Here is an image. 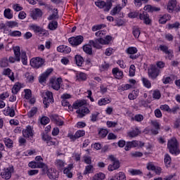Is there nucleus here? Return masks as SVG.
<instances>
[{
	"label": "nucleus",
	"instance_id": "obj_1",
	"mask_svg": "<svg viewBox=\"0 0 180 180\" xmlns=\"http://www.w3.org/2000/svg\"><path fill=\"white\" fill-rule=\"evenodd\" d=\"M84 105H85V103L83 101H76L73 103L72 107V110L73 109H78L76 111V113H77V117H79L80 119H82L84 116H86V115H88L89 113V109L86 107H83Z\"/></svg>",
	"mask_w": 180,
	"mask_h": 180
},
{
	"label": "nucleus",
	"instance_id": "obj_2",
	"mask_svg": "<svg viewBox=\"0 0 180 180\" xmlns=\"http://www.w3.org/2000/svg\"><path fill=\"white\" fill-rule=\"evenodd\" d=\"M167 148L170 154H174L175 155L179 154V143H178L176 138L173 137L167 141Z\"/></svg>",
	"mask_w": 180,
	"mask_h": 180
},
{
	"label": "nucleus",
	"instance_id": "obj_3",
	"mask_svg": "<svg viewBox=\"0 0 180 180\" xmlns=\"http://www.w3.org/2000/svg\"><path fill=\"white\" fill-rule=\"evenodd\" d=\"M41 139L43 141H46L48 147H57L58 146V140L55 138H52L47 134H41Z\"/></svg>",
	"mask_w": 180,
	"mask_h": 180
},
{
	"label": "nucleus",
	"instance_id": "obj_4",
	"mask_svg": "<svg viewBox=\"0 0 180 180\" xmlns=\"http://www.w3.org/2000/svg\"><path fill=\"white\" fill-rule=\"evenodd\" d=\"M167 11L169 13H172V12H179L180 6L178 4L176 0H169L167 6Z\"/></svg>",
	"mask_w": 180,
	"mask_h": 180
},
{
	"label": "nucleus",
	"instance_id": "obj_5",
	"mask_svg": "<svg viewBox=\"0 0 180 180\" xmlns=\"http://www.w3.org/2000/svg\"><path fill=\"white\" fill-rule=\"evenodd\" d=\"M43 103L45 105L46 108H49L50 106V103H53L54 102V98L53 97V93L51 91H46L42 94Z\"/></svg>",
	"mask_w": 180,
	"mask_h": 180
},
{
	"label": "nucleus",
	"instance_id": "obj_6",
	"mask_svg": "<svg viewBox=\"0 0 180 180\" xmlns=\"http://www.w3.org/2000/svg\"><path fill=\"white\" fill-rule=\"evenodd\" d=\"M30 29L38 36H49V31L37 25H31Z\"/></svg>",
	"mask_w": 180,
	"mask_h": 180
},
{
	"label": "nucleus",
	"instance_id": "obj_7",
	"mask_svg": "<svg viewBox=\"0 0 180 180\" xmlns=\"http://www.w3.org/2000/svg\"><path fill=\"white\" fill-rule=\"evenodd\" d=\"M95 5L96 6H98V8H100L101 9L103 8L104 12H109V11H110L112 6V0H108L107 2H105L103 1H96Z\"/></svg>",
	"mask_w": 180,
	"mask_h": 180
},
{
	"label": "nucleus",
	"instance_id": "obj_8",
	"mask_svg": "<svg viewBox=\"0 0 180 180\" xmlns=\"http://www.w3.org/2000/svg\"><path fill=\"white\" fill-rule=\"evenodd\" d=\"M46 60L40 57L33 58L30 60V65L33 68H40L44 65Z\"/></svg>",
	"mask_w": 180,
	"mask_h": 180
},
{
	"label": "nucleus",
	"instance_id": "obj_9",
	"mask_svg": "<svg viewBox=\"0 0 180 180\" xmlns=\"http://www.w3.org/2000/svg\"><path fill=\"white\" fill-rule=\"evenodd\" d=\"M137 51L139 50L134 46H129L125 50V53L129 56L131 60H137L140 57V54H137Z\"/></svg>",
	"mask_w": 180,
	"mask_h": 180
},
{
	"label": "nucleus",
	"instance_id": "obj_10",
	"mask_svg": "<svg viewBox=\"0 0 180 180\" xmlns=\"http://www.w3.org/2000/svg\"><path fill=\"white\" fill-rule=\"evenodd\" d=\"M22 136L25 139L28 140H33V136H34V131L33 127L28 125L25 129L22 130Z\"/></svg>",
	"mask_w": 180,
	"mask_h": 180
},
{
	"label": "nucleus",
	"instance_id": "obj_11",
	"mask_svg": "<svg viewBox=\"0 0 180 180\" xmlns=\"http://www.w3.org/2000/svg\"><path fill=\"white\" fill-rule=\"evenodd\" d=\"M68 41L71 46L73 47H77V46H79V44H82V41H84V37L82 35L72 37L68 39Z\"/></svg>",
	"mask_w": 180,
	"mask_h": 180
},
{
	"label": "nucleus",
	"instance_id": "obj_12",
	"mask_svg": "<svg viewBox=\"0 0 180 180\" xmlns=\"http://www.w3.org/2000/svg\"><path fill=\"white\" fill-rule=\"evenodd\" d=\"M148 75L151 79H156L158 75H160V69L155 65H151L150 68L148 70Z\"/></svg>",
	"mask_w": 180,
	"mask_h": 180
},
{
	"label": "nucleus",
	"instance_id": "obj_13",
	"mask_svg": "<svg viewBox=\"0 0 180 180\" xmlns=\"http://www.w3.org/2000/svg\"><path fill=\"white\" fill-rule=\"evenodd\" d=\"M13 51H14L15 57L10 56L8 58V61L9 63H13L15 61H18L19 63V61H20V47L19 46L14 47Z\"/></svg>",
	"mask_w": 180,
	"mask_h": 180
},
{
	"label": "nucleus",
	"instance_id": "obj_14",
	"mask_svg": "<svg viewBox=\"0 0 180 180\" xmlns=\"http://www.w3.org/2000/svg\"><path fill=\"white\" fill-rule=\"evenodd\" d=\"M109 159L112 161V165H109L108 171H115L120 167V163L119 160L115 158L113 155H110Z\"/></svg>",
	"mask_w": 180,
	"mask_h": 180
},
{
	"label": "nucleus",
	"instance_id": "obj_15",
	"mask_svg": "<svg viewBox=\"0 0 180 180\" xmlns=\"http://www.w3.org/2000/svg\"><path fill=\"white\" fill-rule=\"evenodd\" d=\"M139 19L143 20V23L145 25H148V26H150L152 23L151 18H150V15H148L146 11H143L139 14Z\"/></svg>",
	"mask_w": 180,
	"mask_h": 180
},
{
	"label": "nucleus",
	"instance_id": "obj_16",
	"mask_svg": "<svg viewBox=\"0 0 180 180\" xmlns=\"http://www.w3.org/2000/svg\"><path fill=\"white\" fill-rule=\"evenodd\" d=\"M12 172H13V167H8L5 169L1 174V178L6 180L11 179L12 176Z\"/></svg>",
	"mask_w": 180,
	"mask_h": 180
},
{
	"label": "nucleus",
	"instance_id": "obj_17",
	"mask_svg": "<svg viewBox=\"0 0 180 180\" xmlns=\"http://www.w3.org/2000/svg\"><path fill=\"white\" fill-rule=\"evenodd\" d=\"M63 83V79L58 78V79H52L51 80V87L53 89H55V91H58L60 88V85Z\"/></svg>",
	"mask_w": 180,
	"mask_h": 180
},
{
	"label": "nucleus",
	"instance_id": "obj_18",
	"mask_svg": "<svg viewBox=\"0 0 180 180\" xmlns=\"http://www.w3.org/2000/svg\"><path fill=\"white\" fill-rule=\"evenodd\" d=\"M48 176L49 179H58V172L56 169L50 168L49 169Z\"/></svg>",
	"mask_w": 180,
	"mask_h": 180
},
{
	"label": "nucleus",
	"instance_id": "obj_19",
	"mask_svg": "<svg viewBox=\"0 0 180 180\" xmlns=\"http://www.w3.org/2000/svg\"><path fill=\"white\" fill-rule=\"evenodd\" d=\"M53 72V69H47L45 72H44L39 77V82L40 84H43V82H46V79L49 78L50 74Z\"/></svg>",
	"mask_w": 180,
	"mask_h": 180
},
{
	"label": "nucleus",
	"instance_id": "obj_20",
	"mask_svg": "<svg viewBox=\"0 0 180 180\" xmlns=\"http://www.w3.org/2000/svg\"><path fill=\"white\" fill-rule=\"evenodd\" d=\"M57 51L63 54H69V53H71V48L66 45H60L57 47Z\"/></svg>",
	"mask_w": 180,
	"mask_h": 180
},
{
	"label": "nucleus",
	"instance_id": "obj_21",
	"mask_svg": "<svg viewBox=\"0 0 180 180\" xmlns=\"http://www.w3.org/2000/svg\"><path fill=\"white\" fill-rule=\"evenodd\" d=\"M139 147V141H128L124 147L125 151H130L131 148Z\"/></svg>",
	"mask_w": 180,
	"mask_h": 180
},
{
	"label": "nucleus",
	"instance_id": "obj_22",
	"mask_svg": "<svg viewBox=\"0 0 180 180\" xmlns=\"http://www.w3.org/2000/svg\"><path fill=\"white\" fill-rule=\"evenodd\" d=\"M151 124L154 128H152L150 131L153 134L157 135L158 134V131L160 129V122L158 121H151Z\"/></svg>",
	"mask_w": 180,
	"mask_h": 180
},
{
	"label": "nucleus",
	"instance_id": "obj_23",
	"mask_svg": "<svg viewBox=\"0 0 180 180\" xmlns=\"http://www.w3.org/2000/svg\"><path fill=\"white\" fill-rule=\"evenodd\" d=\"M101 40H102V38L96 39V40H90L89 44L93 46L94 49H102V46L101 44H104L102 42H101Z\"/></svg>",
	"mask_w": 180,
	"mask_h": 180
},
{
	"label": "nucleus",
	"instance_id": "obj_24",
	"mask_svg": "<svg viewBox=\"0 0 180 180\" xmlns=\"http://www.w3.org/2000/svg\"><path fill=\"white\" fill-rule=\"evenodd\" d=\"M112 72L117 79H122L123 78V72L118 68H113Z\"/></svg>",
	"mask_w": 180,
	"mask_h": 180
},
{
	"label": "nucleus",
	"instance_id": "obj_25",
	"mask_svg": "<svg viewBox=\"0 0 180 180\" xmlns=\"http://www.w3.org/2000/svg\"><path fill=\"white\" fill-rule=\"evenodd\" d=\"M2 75L8 77L9 79H11L12 82L15 81V76L13 75V72H12V70H11L10 68L4 69Z\"/></svg>",
	"mask_w": 180,
	"mask_h": 180
},
{
	"label": "nucleus",
	"instance_id": "obj_26",
	"mask_svg": "<svg viewBox=\"0 0 180 180\" xmlns=\"http://www.w3.org/2000/svg\"><path fill=\"white\" fill-rule=\"evenodd\" d=\"M42 15L43 13L39 8H35L31 13V17L32 18V19H34V20H36L38 18H41Z\"/></svg>",
	"mask_w": 180,
	"mask_h": 180
},
{
	"label": "nucleus",
	"instance_id": "obj_27",
	"mask_svg": "<svg viewBox=\"0 0 180 180\" xmlns=\"http://www.w3.org/2000/svg\"><path fill=\"white\" fill-rule=\"evenodd\" d=\"M72 168H74V165L72 164H70L63 169V174H65L68 178H72V172H71V169H72Z\"/></svg>",
	"mask_w": 180,
	"mask_h": 180
},
{
	"label": "nucleus",
	"instance_id": "obj_28",
	"mask_svg": "<svg viewBox=\"0 0 180 180\" xmlns=\"http://www.w3.org/2000/svg\"><path fill=\"white\" fill-rule=\"evenodd\" d=\"M88 78V76L86 74L79 72L76 73V81H78L79 82H81L82 81H85Z\"/></svg>",
	"mask_w": 180,
	"mask_h": 180
},
{
	"label": "nucleus",
	"instance_id": "obj_29",
	"mask_svg": "<svg viewBox=\"0 0 180 180\" xmlns=\"http://www.w3.org/2000/svg\"><path fill=\"white\" fill-rule=\"evenodd\" d=\"M55 165L59 169L60 171H63L64 169V167L67 165V163L64 162L63 160H61L60 159H58L55 161Z\"/></svg>",
	"mask_w": 180,
	"mask_h": 180
},
{
	"label": "nucleus",
	"instance_id": "obj_30",
	"mask_svg": "<svg viewBox=\"0 0 180 180\" xmlns=\"http://www.w3.org/2000/svg\"><path fill=\"white\" fill-rule=\"evenodd\" d=\"M58 28V22L56 20H53L49 22L48 25V29L49 30L54 31V30H57Z\"/></svg>",
	"mask_w": 180,
	"mask_h": 180
},
{
	"label": "nucleus",
	"instance_id": "obj_31",
	"mask_svg": "<svg viewBox=\"0 0 180 180\" xmlns=\"http://www.w3.org/2000/svg\"><path fill=\"white\" fill-rule=\"evenodd\" d=\"M112 102V99L110 98H102L98 101V106H105V105H108V103H110Z\"/></svg>",
	"mask_w": 180,
	"mask_h": 180
},
{
	"label": "nucleus",
	"instance_id": "obj_32",
	"mask_svg": "<svg viewBox=\"0 0 180 180\" xmlns=\"http://www.w3.org/2000/svg\"><path fill=\"white\" fill-rule=\"evenodd\" d=\"M83 51L86 53V54H89V56H92V45H91L89 42V44L84 45L82 47Z\"/></svg>",
	"mask_w": 180,
	"mask_h": 180
},
{
	"label": "nucleus",
	"instance_id": "obj_33",
	"mask_svg": "<svg viewBox=\"0 0 180 180\" xmlns=\"http://www.w3.org/2000/svg\"><path fill=\"white\" fill-rule=\"evenodd\" d=\"M170 19L171 15L169 14H165L159 19V23H160V25H165Z\"/></svg>",
	"mask_w": 180,
	"mask_h": 180
},
{
	"label": "nucleus",
	"instance_id": "obj_34",
	"mask_svg": "<svg viewBox=\"0 0 180 180\" xmlns=\"http://www.w3.org/2000/svg\"><path fill=\"white\" fill-rule=\"evenodd\" d=\"M140 133H141L140 129H139V128H135L134 129H132L131 131L128 132V136L129 137L133 139L134 137H137Z\"/></svg>",
	"mask_w": 180,
	"mask_h": 180
},
{
	"label": "nucleus",
	"instance_id": "obj_35",
	"mask_svg": "<svg viewBox=\"0 0 180 180\" xmlns=\"http://www.w3.org/2000/svg\"><path fill=\"white\" fill-rule=\"evenodd\" d=\"M4 113L6 116H10V117H13L15 116V109L7 107V108L4 110Z\"/></svg>",
	"mask_w": 180,
	"mask_h": 180
},
{
	"label": "nucleus",
	"instance_id": "obj_36",
	"mask_svg": "<svg viewBox=\"0 0 180 180\" xmlns=\"http://www.w3.org/2000/svg\"><path fill=\"white\" fill-rule=\"evenodd\" d=\"M144 11H147L148 12H158L161 9L158 7H154L151 5H147L143 8Z\"/></svg>",
	"mask_w": 180,
	"mask_h": 180
},
{
	"label": "nucleus",
	"instance_id": "obj_37",
	"mask_svg": "<svg viewBox=\"0 0 180 180\" xmlns=\"http://www.w3.org/2000/svg\"><path fill=\"white\" fill-rule=\"evenodd\" d=\"M4 18L6 19H12L13 18V13L11 8H6L4 12Z\"/></svg>",
	"mask_w": 180,
	"mask_h": 180
},
{
	"label": "nucleus",
	"instance_id": "obj_38",
	"mask_svg": "<svg viewBox=\"0 0 180 180\" xmlns=\"http://www.w3.org/2000/svg\"><path fill=\"white\" fill-rule=\"evenodd\" d=\"M38 168H41L42 171V174L46 175V174H49V167H47V165L40 162L39 166H38Z\"/></svg>",
	"mask_w": 180,
	"mask_h": 180
},
{
	"label": "nucleus",
	"instance_id": "obj_39",
	"mask_svg": "<svg viewBox=\"0 0 180 180\" xmlns=\"http://www.w3.org/2000/svg\"><path fill=\"white\" fill-rule=\"evenodd\" d=\"M122 9V6H120V5H117L112 9V11H110V15H112V16H115L117 15V13H120Z\"/></svg>",
	"mask_w": 180,
	"mask_h": 180
},
{
	"label": "nucleus",
	"instance_id": "obj_40",
	"mask_svg": "<svg viewBox=\"0 0 180 180\" xmlns=\"http://www.w3.org/2000/svg\"><path fill=\"white\" fill-rule=\"evenodd\" d=\"M75 60L78 67H82V64H84V58L81 56L76 55L75 57Z\"/></svg>",
	"mask_w": 180,
	"mask_h": 180
},
{
	"label": "nucleus",
	"instance_id": "obj_41",
	"mask_svg": "<svg viewBox=\"0 0 180 180\" xmlns=\"http://www.w3.org/2000/svg\"><path fill=\"white\" fill-rule=\"evenodd\" d=\"M139 90H133L131 93L128 95V98L130 101H134L139 96Z\"/></svg>",
	"mask_w": 180,
	"mask_h": 180
},
{
	"label": "nucleus",
	"instance_id": "obj_42",
	"mask_svg": "<svg viewBox=\"0 0 180 180\" xmlns=\"http://www.w3.org/2000/svg\"><path fill=\"white\" fill-rule=\"evenodd\" d=\"M105 178H106L105 174L102 172H98L94 175V176L92 177V180H103L105 179Z\"/></svg>",
	"mask_w": 180,
	"mask_h": 180
},
{
	"label": "nucleus",
	"instance_id": "obj_43",
	"mask_svg": "<svg viewBox=\"0 0 180 180\" xmlns=\"http://www.w3.org/2000/svg\"><path fill=\"white\" fill-rule=\"evenodd\" d=\"M20 88H22V86L19 83H16L12 88L11 92L13 95L18 94V92L20 91Z\"/></svg>",
	"mask_w": 180,
	"mask_h": 180
},
{
	"label": "nucleus",
	"instance_id": "obj_44",
	"mask_svg": "<svg viewBox=\"0 0 180 180\" xmlns=\"http://www.w3.org/2000/svg\"><path fill=\"white\" fill-rule=\"evenodd\" d=\"M20 58L23 65H27V56H26V52H21L20 55Z\"/></svg>",
	"mask_w": 180,
	"mask_h": 180
},
{
	"label": "nucleus",
	"instance_id": "obj_45",
	"mask_svg": "<svg viewBox=\"0 0 180 180\" xmlns=\"http://www.w3.org/2000/svg\"><path fill=\"white\" fill-rule=\"evenodd\" d=\"M4 144L8 148H12L13 147V141L9 138H5L4 139Z\"/></svg>",
	"mask_w": 180,
	"mask_h": 180
},
{
	"label": "nucleus",
	"instance_id": "obj_46",
	"mask_svg": "<svg viewBox=\"0 0 180 180\" xmlns=\"http://www.w3.org/2000/svg\"><path fill=\"white\" fill-rule=\"evenodd\" d=\"M140 33V28L139 27H134L132 28V34H134L135 39H139Z\"/></svg>",
	"mask_w": 180,
	"mask_h": 180
},
{
	"label": "nucleus",
	"instance_id": "obj_47",
	"mask_svg": "<svg viewBox=\"0 0 180 180\" xmlns=\"http://www.w3.org/2000/svg\"><path fill=\"white\" fill-rule=\"evenodd\" d=\"M135 122H138L139 123L143 122L144 120V116L141 114H136L131 118Z\"/></svg>",
	"mask_w": 180,
	"mask_h": 180
},
{
	"label": "nucleus",
	"instance_id": "obj_48",
	"mask_svg": "<svg viewBox=\"0 0 180 180\" xmlns=\"http://www.w3.org/2000/svg\"><path fill=\"white\" fill-rule=\"evenodd\" d=\"M99 115H101L99 112H94V113H92L91 115L90 116L91 122H98Z\"/></svg>",
	"mask_w": 180,
	"mask_h": 180
},
{
	"label": "nucleus",
	"instance_id": "obj_49",
	"mask_svg": "<svg viewBox=\"0 0 180 180\" xmlns=\"http://www.w3.org/2000/svg\"><path fill=\"white\" fill-rule=\"evenodd\" d=\"M141 81L143 82V86L146 88H148V89L151 88V82H150V80H148V79H147L146 77H142Z\"/></svg>",
	"mask_w": 180,
	"mask_h": 180
},
{
	"label": "nucleus",
	"instance_id": "obj_50",
	"mask_svg": "<svg viewBox=\"0 0 180 180\" xmlns=\"http://www.w3.org/2000/svg\"><path fill=\"white\" fill-rule=\"evenodd\" d=\"M9 65L8 58H3L0 60V67L1 68H5L6 67H8Z\"/></svg>",
	"mask_w": 180,
	"mask_h": 180
},
{
	"label": "nucleus",
	"instance_id": "obj_51",
	"mask_svg": "<svg viewBox=\"0 0 180 180\" xmlns=\"http://www.w3.org/2000/svg\"><path fill=\"white\" fill-rule=\"evenodd\" d=\"M164 161H165V166L167 168L169 167L171 165V156L168 154H165Z\"/></svg>",
	"mask_w": 180,
	"mask_h": 180
},
{
	"label": "nucleus",
	"instance_id": "obj_52",
	"mask_svg": "<svg viewBox=\"0 0 180 180\" xmlns=\"http://www.w3.org/2000/svg\"><path fill=\"white\" fill-rule=\"evenodd\" d=\"M54 19H58V11L56 9V11L48 17V20H54Z\"/></svg>",
	"mask_w": 180,
	"mask_h": 180
},
{
	"label": "nucleus",
	"instance_id": "obj_53",
	"mask_svg": "<svg viewBox=\"0 0 180 180\" xmlns=\"http://www.w3.org/2000/svg\"><path fill=\"white\" fill-rule=\"evenodd\" d=\"M6 26L10 27L11 29H13V27H18V22L16 21H7L6 22Z\"/></svg>",
	"mask_w": 180,
	"mask_h": 180
},
{
	"label": "nucleus",
	"instance_id": "obj_54",
	"mask_svg": "<svg viewBox=\"0 0 180 180\" xmlns=\"http://www.w3.org/2000/svg\"><path fill=\"white\" fill-rule=\"evenodd\" d=\"M111 40H112V37L106 36L105 39L101 38V39H100V41L103 44H109Z\"/></svg>",
	"mask_w": 180,
	"mask_h": 180
},
{
	"label": "nucleus",
	"instance_id": "obj_55",
	"mask_svg": "<svg viewBox=\"0 0 180 180\" xmlns=\"http://www.w3.org/2000/svg\"><path fill=\"white\" fill-rule=\"evenodd\" d=\"M36 113H37V108L33 107L27 113V116L28 117H33Z\"/></svg>",
	"mask_w": 180,
	"mask_h": 180
},
{
	"label": "nucleus",
	"instance_id": "obj_56",
	"mask_svg": "<svg viewBox=\"0 0 180 180\" xmlns=\"http://www.w3.org/2000/svg\"><path fill=\"white\" fill-rule=\"evenodd\" d=\"M98 136L101 139H105V137L108 136V130L103 129H101L98 132Z\"/></svg>",
	"mask_w": 180,
	"mask_h": 180
},
{
	"label": "nucleus",
	"instance_id": "obj_57",
	"mask_svg": "<svg viewBox=\"0 0 180 180\" xmlns=\"http://www.w3.org/2000/svg\"><path fill=\"white\" fill-rule=\"evenodd\" d=\"M134 75H136V66L131 65L129 68V76L134 77Z\"/></svg>",
	"mask_w": 180,
	"mask_h": 180
},
{
	"label": "nucleus",
	"instance_id": "obj_58",
	"mask_svg": "<svg viewBox=\"0 0 180 180\" xmlns=\"http://www.w3.org/2000/svg\"><path fill=\"white\" fill-rule=\"evenodd\" d=\"M92 169H94V166L89 165L85 167V170L84 172V175H86L88 174H91L92 172Z\"/></svg>",
	"mask_w": 180,
	"mask_h": 180
},
{
	"label": "nucleus",
	"instance_id": "obj_59",
	"mask_svg": "<svg viewBox=\"0 0 180 180\" xmlns=\"http://www.w3.org/2000/svg\"><path fill=\"white\" fill-rule=\"evenodd\" d=\"M115 176H117V179L118 180H126V174L122 172L116 174Z\"/></svg>",
	"mask_w": 180,
	"mask_h": 180
},
{
	"label": "nucleus",
	"instance_id": "obj_60",
	"mask_svg": "<svg viewBox=\"0 0 180 180\" xmlns=\"http://www.w3.org/2000/svg\"><path fill=\"white\" fill-rule=\"evenodd\" d=\"M153 99H160L161 98V92L160 90H154L153 93Z\"/></svg>",
	"mask_w": 180,
	"mask_h": 180
},
{
	"label": "nucleus",
	"instance_id": "obj_61",
	"mask_svg": "<svg viewBox=\"0 0 180 180\" xmlns=\"http://www.w3.org/2000/svg\"><path fill=\"white\" fill-rule=\"evenodd\" d=\"M25 77L27 78L28 82H33L34 80V76H33V74L32 73L26 72Z\"/></svg>",
	"mask_w": 180,
	"mask_h": 180
},
{
	"label": "nucleus",
	"instance_id": "obj_62",
	"mask_svg": "<svg viewBox=\"0 0 180 180\" xmlns=\"http://www.w3.org/2000/svg\"><path fill=\"white\" fill-rule=\"evenodd\" d=\"M39 165H40V162H30L28 164V167H30V168H32V169L39 168Z\"/></svg>",
	"mask_w": 180,
	"mask_h": 180
},
{
	"label": "nucleus",
	"instance_id": "obj_63",
	"mask_svg": "<svg viewBox=\"0 0 180 180\" xmlns=\"http://www.w3.org/2000/svg\"><path fill=\"white\" fill-rule=\"evenodd\" d=\"M100 71H108L109 70V63H104L99 66Z\"/></svg>",
	"mask_w": 180,
	"mask_h": 180
},
{
	"label": "nucleus",
	"instance_id": "obj_64",
	"mask_svg": "<svg viewBox=\"0 0 180 180\" xmlns=\"http://www.w3.org/2000/svg\"><path fill=\"white\" fill-rule=\"evenodd\" d=\"M84 136H85V131L84 130H78L75 132V136L77 137V139L84 137Z\"/></svg>",
	"mask_w": 180,
	"mask_h": 180
}]
</instances>
